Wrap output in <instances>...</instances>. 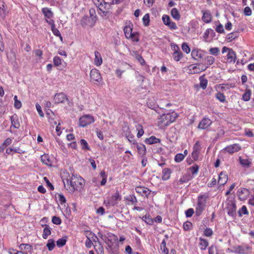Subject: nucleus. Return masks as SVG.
<instances>
[{"mask_svg": "<svg viewBox=\"0 0 254 254\" xmlns=\"http://www.w3.org/2000/svg\"><path fill=\"white\" fill-rule=\"evenodd\" d=\"M177 117V115L175 112L162 114L158 119L159 125L161 127L168 126L174 122Z\"/></svg>", "mask_w": 254, "mask_h": 254, "instance_id": "2", "label": "nucleus"}, {"mask_svg": "<svg viewBox=\"0 0 254 254\" xmlns=\"http://www.w3.org/2000/svg\"><path fill=\"white\" fill-rule=\"evenodd\" d=\"M182 48L183 51L186 52L187 54H189L190 51V48L186 43H183L182 45Z\"/></svg>", "mask_w": 254, "mask_h": 254, "instance_id": "59", "label": "nucleus"}, {"mask_svg": "<svg viewBox=\"0 0 254 254\" xmlns=\"http://www.w3.org/2000/svg\"><path fill=\"white\" fill-rule=\"evenodd\" d=\"M249 195L250 191L246 188H241L237 191V195L241 200H245Z\"/></svg>", "mask_w": 254, "mask_h": 254, "instance_id": "14", "label": "nucleus"}, {"mask_svg": "<svg viewBox=\"0 0 254 254\" xmlns=\"http://www.w3.org/2000/svg\"><path fill=\"white\" fill-rule=\"evenodd\" d=\"M92 1L102 12L101 15L102 16H106L108 10L110 9L111 4L106 2L104 0H92Z\"/></svg>", "mask_w": 254, "mask_h": 254, "instance_id": "3", "label": "nucleus"}, {"mask_svg": "<svg viewBox=\"0 0 254 254\" xmlns=\"http://www.w3.org/2000/svg\"><path fill=\"white\" fill-rule=\"evenodd\" d=\"M52 221L54 224L56 225H60L62 223V221L60 218L55 216L52 217Z\"/></svg>", "mask_w": 254, "mask_h": 254, "instance_id": "62", "label": "nucleus"}, {"mask_svg": "<svg viewBox=\"0 0 254 254\" xmlns=\"http://www.w3.org/2000/svg\"><path fill=\"white\" fill-rule=\"evenodd\" d=\"M199 80L200 87H201L203 89H205L207 85V80L203 78L202 76L200 77Z\"/></svg>", "mask_w": 254, "mask_h": 254, "instance_id": "44", "label": "nucleus"}, {"mask_svg": "<svg viewBox=\"0 0 254 254\" xmlns=\"http://www.w3.org/2000/svg\"><path fill=\"white\" fill-rule=\"evenodd\" d=\"M251 91L250 89H247L243 95L242 99L245 101H248L250 100Z\"/></svg>", "mask_w": 254, "mask_h": 254, "instance_id": "38", "label": "nucleus"}, {"mask_svg": "<svg viewBox=\"0 0 254 254\" xmlns=\"http://www.w3.org/2000/svg\"><path fill=\"white\" fill-rule=\"evenodd\" d=\"M241 149V146L239 144L235 143L226 146L224 150L229 154L237 152Z\"/></svg>", "mask_w": 254, "mask_h": 254, "instance_id": "13", "label": "nucleus"}, {"mask_svg": "<svg viewBox=\"0 0 254 254\" xmlns=\"http://www.w3.org/2000/svg\"><path fill=\"white\" fill-rule=\"evenodd\" d=\"M132 25H127L124 28V32L127 38H129L132 35Z\"/></svg>", "mask_w": 254, "mask_h": 254, "instance_id": "27", "label": "nucleus"}, {"mask_svg": "<svg viewBox=\"0 0 254 254\" xmlns=\"http://www.w3.org/2000/svg\"><path fill=\"white\" fill-rule=\"evenodd\" d=\"M199 246L200 247V249L202 250H205L206 249L207 247L208 246V242L207 240L202 238H199Z\"/></svg>", "mask_w": 254, "mask_h": 254, "instance_id": "28", "label": "nucleus"}, {"mask_svg": "<svg viewBox=\"0 0 254 254\" xmlns=\"http://www.w3.org/2000/svg\"><path fill=\"white\" fill-rule=\"evenodd\" d=\"M142 21L143 25L145 26H147L149 25L150 22V17L148 13H146L144 15L142 18Z\"/></svg>", "mask_w": 254, "mask_h": 254, "instance_id": "45", "label": "nucleus"}, {"mask_svg": "<svg viewBox=\"0 0 254 254\" xmlns=\"http://www.w3.org/2000/svg\"><path fill=\"white\" fill-rule=\"evenodd\" d=\"M141 218L140 217H139ZM142 221H144L147 224L152 225L153 223V220L150 217L149 215H145L141 218Z\"/></svg>", "mask_w": 254, "mask_h": 254, "instance_id": "40", "label": "nucleus"}, {"mask_svg": "<svg viewBox=\"0 0 254 254\" xmlns=\"http://www.w3.org/2000/svg\"><path fill=\"white\" fill-rule=\"evenodd\" d=\"M236 55L235 52L232 49L229 50L227 55V62L231 63H234L236 61Z\"/></svg>", "mask_w": 254, "mask_h": 254, "instance_id": "19", "label": "nucleus"}, {"mask_svg": "<svg viewBox=\"0 0 254 254\" xmlns=\"http://www.w3.org/2000/svg\"><path fill=\"white\" fill-rule=\"evenodd\" d=\"M225 209L229 216L233 217L236 216V205L234 198H228L225 201Z\"/></svg>", "mask_w": 254, "mask_h": 254, "instance_id": "6", "label": "nucleus"}, {"mask_svg": "<svg viewBox=\"0 0 254 254\" xmlns=\"http://www.w3.org/2000/svg\"><path fill=\"white\" fill-rule=\"evenodd\" d=\"M67 100L66 95L63 92L56 94L54 97V101L56 104L62 103Z\"/></svg>", "mask_w": 254, "mask_h": 254, "instance_id": "16", "label": "nucleus"}, {"mask_svg": "<svg viewBox=\"0 0 254 254\" xmlns=\"http://www.w3.org/2000/svg\"><path fill=\"white\" fill-rule=\"evenodd\" d=\"M215 97L220 102L224 103L226 101L225 96L220 91L217 92V93L215 94Z\"/></svg>", "mask_w": 254, "mask_h": 254, "instance_id": "35", "label": "nucleus"}, {"mask_svg": "<svg viewBox=\"0 0 254 254\" xmlns=\"http://www.w3.org/2000/svg\"><path fill=\"white\" fill-rule=\"evenodd\" d=\"M66 241V239L64 238L59 239L57 241V245L59 248L62 247L65 245Z\"/></svg>", "mask_w": 254, "mask_h": 254, "instance_id": "54", "label": "nucleus"}, {"mask_svg": "<svg viewBox=\"0 0 254 254\" xmlns=\"http://www.w3.org/2000/svg\"><path fill=\"white\" fill-rule=\"evenodd\" d=\"M145 142L146 144H152L160 142V140L154 136H151L149 138H146Z\"/></svg>", "mask_w": 254, "mask_h": 254, "instance_id": "30", "label": "nucleus"}, {"mask_svg": "<svg viewBox=\"0 0 254 254\" xmlns=\"http://www.w3.org/2000/svg\"><path fill=\"white\" fill-rule=\"evenodd\" d=\"M240 164L245 167H249L251 164V162L247 159H243L241 157H239Z\"/></svg>", "mask_w": 254, "mask_h": 254, "instance_id": "36", "label": "nucleus"}, {"mask_svg": "<svg viewBox=\"0 0 254 254\" xmlns=\"http://www.w3.org/2000/svg\"><path fill=\"white\" fill-rule=\"evenodd\" d=\"M207 196L205 194L200 195L198 196L197 202L195 208V214L197 216H200L206 206Z\"/></svg>", "mask_w": 254, "mask_h": 254, "instance_id": "4", "label": "nucleus"}, {"mask_svg": "<svg viewBox=\"0 0 254 254\" xmlns=\"http://www.w3.org/2000/svg\"><path fill=\"white\" fill-rule=\"evenodd\" d=\"M215 30L219 33H224L225 31L222 24L219 23L216 27Z\"/></svg>", "mask_w": 254, "mask_h": 254, "instance_id": "61", "label": "nucleus"}, {"mask_svg": "<svg viewBox=\"0 0 254 254\" xmlns=\"http://www.w3.org/2000/svg\"><path fill=\"white\" fill-rule=\"evenodd\" d=\"M134 145H136L137 150L140 154H144L145 152L146 148L144 145L140 144H138L137 143H135Z\"/></svg>", "mask_w": 254, "mask_h": 254, "instance_id": "41", "label": "nucleus"}, {"mask_svg": "<svg viewBox=\"0 0 254 254\" xmlns=\"http://www.w3.org/2000/svg\"><path fill=\"white\" fill-rule=\"evenodd\" d=\"M63 182L65 188L69 190L70 192H73L78 188H81L84 185V180L80 176L77 175L72 174L69 179L65 181L63 179Z\"/></svg>", "mask_w": 254, "mask_h": 254, "instance_id": "1", "label": "nucleus"}, {"mask_svg": "<svg viewBox=\"0 0 254 254\" xmlns=\"http://www.w3.org/2000/svg\"><path fill=\"white\" fill-rule=\"evenodd\" d=\"M126 137L127 140L133 144H135L134 136L132 134L129 133L128 135L126 134Z\"/></svg>", "mask_w": 254, "mask_h": 254, "instance_id": "64", "label": "nucleus"}, {"mask_svg": "<svg viewBox=\"0 0 254 254\" xmlns=\"http://www.w3.org/2000/svg\"><path fill=\"white\" fill-rule=\"evenodd\" d=\"M189 180V179L188 178V176L184 175L180 179L177 183L178 185L183 184L184 183L188 182Z\"/></svg>", "mask_w": 254, "mask_h": 254, "instance_id": "56", "label": "nucleus"}, {"mask_svg": "<svg viewBox=\"0 0 254 254\" xmlns=\"http://www.w3.org/2000/svg\"><path fill=\"white\" fill-rule=\"evenodd\" d=\"M228 85V84H220L215 86V89L218 91H223L225 90V86Z\"/></svg>", "mask_w": 254, "mask_h": 254, "instance_id": "58", "label": "nucleus"}, {"mask_svg": "<svg viewBox=\"0 0 254 254\" xmlns=\"http://www.w3.org/2000/svg\"><path fill=\"white\" fill-rule=\"evenodd\" d=\"M205 61L207 65L206 67H208L209 65L212 64L214 63L215 59L212 56H207L205 58Z\"/></svg>", "mask_w": 254, "mask_h": 254, "instance_id": "46", "label": "nucleus"}, {"mask_svg": "<svg viewBox=\"0 0 254 254\" xmlns=\"http://www.w3.org/2000/svg\"><path fill=\"white\" fill-rule=\"evenodd\" d=\"M162 20L163 23L171 30H176L178 28L176 24L171 20L170 17L168 15L164 14L162 16Z\"/></svg>", "mask_w": 254, "mask_h": 254, "instance_id": "10", "label": "nucleus"}, {"mask_svg": "<svg viewBox=\"0 0 254 254\" xmlns=\"http://www.w3.org/2000/svg\"><path fill=\"white\" fill-rule=\"evenodd\" d=\"M239 216H242L243 214H248V211L246 206L243 205L238 211Z\"/></svg>", "mask_w": 254, "mask_h": 254, "instance_id": "55", "label": "nucleus"}, {"mask_svg": "<svg viewBox=\"0 0 254 254\" xmlns=\"http://www.w3.org/2000/svg\"><path fill=\"white\" fill-rule=\"evenodd\" d=\"M190 170L193 175L197 174L198 171V166L197 165H193L190 168Z\"/></svg>", "mask_w": 254, "mask_h": 254, "instance_id": "63", "label": "nucleus"}, {"mask_svg": "<svg viewBox=\"0 0 254 254\" xmlns=\"http://www.w3.org/2000/svg\"><path fill=\"white\" fill-rule=\"evenodd\" d=\"M90 76L92 81L100 82L102 80V78L99 71L96 68H93L91 70Z\"/></svg>", "mask_w": 254, "mask_h": 254, "instance_id": "12", "label": "nucleus"}, {"mask_svg": "<svg viewBox=\"0 0 254 254\" xmlns=\"http://www.w3.org/2000/svg\"><path fill=\"white\" fill-rule=\"evenodd\" d=\"M41 161L46 165L51 166V161L47 155H43L41 156Z\"/></svg>", "mask_w": 254, "mask_h": 254, "instance_id": "43", "label": "nucleus"}, {"mask_svg": "<svg viewBox=\"0 0 254 254\" xmlns=\"http://www.w3.org/2000/svg\"><path fill=\"white\" fill-rule=\"evenodd\" d=\"M94 55V64L97 66H99L102 64L103 62L102 57L100 53L97 51H95Z\"/></svg>", "mask_w": 254, "mask_h": 254, "instance_id": "21", "label": "nucleus"}, {"mask_svg": "<svg viewBox=\"0 0 254 254\" xmlns=\"http://www.w3.org/2000/svg\"><path fill=\"white\" fill-rule=\"evenodd\" d=\"M136 192L141 195H148L150 193V190L147 188L143 187H137L135 188Z\"/></svg>", "mask_w": 254, "mask_h": 254, "instance_id": "18", "label": "nucleus"}, {"mask_svg": "<svg viewBox=\"0 0 254 254\" xmlns=\"http://www.w3.org/2000/svg\"><path fill=\"white\" fill-rule=\"evenodd\" d=\"M212 124V121L208 118H203L199 122L198 128L201 129H204L209 127Z\"/></svg>", "mask_w": 254, "mask_h": 254, "instance_id": "15", "label": "nucleus"}, {"mask_svg": "<svg viewBox=\"0 0 254 254\" xmlns=\"http://www.w3.org/2000/svg\"><path fill=\"white\" fill-rule=\"evenodd\" d=\"M172 16L176 20H179L180 19V15L178 9L176 8H173L171 11Z\"/></svg>", "mask_w": 254, "mask_h": 254, "instance_id": "32", "label": "nucleus"}, {"mask_svg": "<svg viewBox=\"0 0 254 254\" xmlns=\"http://www.w3.org/2000/svg\"><path fill=\"white\" fill-rule=\"evenodd\" d=\"M192 225L190 221H186L184 223L183 228L185 231H189L192 229Z\"/></svg>", "mask_w": 254, "mask_h": 254, "instance_id": "51", "label": "nucleus"}, {"mask_svg": "<svg viewBox=\"0 0 254 254\" xmlns=\"http://www.w3.org/2000/svg\"><path fill=\"white\" fill-rule=\"evenodd\" d=\"M6 10L5 6L3 5V2H0V15L4 18L6 15Z\"/></svg>", "mask_w": 254, "mask_h": 254, "instance_id": "39", "label": "nucleus"}, {"mask_svg": "<svg viewBox=\"0 0 254 254\" xmlns=\"http://www.w3.org/2000/svg\"><path fill=\"white\" fill-rule=\"evenodd\" d=\"M228 181V176L225 172H221L219 175L218 183L220 186H224Z\"/></svg>", "mask_w": 254, "mask_h": 254, "instance_id": "17", "label": "nucleus"}, {"mask_svg": "<svg viewBox=\"0 0 254 254\" xmlns=\"http://www.w3.org/2000/svg\"><path fill=\"white\" fill-rule=\"evenodd\" d=\"M161 250L162 251V254H168L169 250L166 247V243L165 240H163L160 245Z\"/></svg>", "mask_w": 254, "mask_h": 254, "instance_id": "34", "label": "nucleus"}, {"mask_svg": "<svg viewBox=\"0 0 254 254\" xmlns=\"http://www.w3.org/2000/svg\"><path fill=\"white\" fill-rule=\"evenodd\" d=\"M128 39H130L133 42H138L139 40L138 33L137 32L132 33V35Z\"/></svg>", "mask_w": 254, "mask_h": 254, "instance_id": "52", "label": "nucleus"}, {"mask_svg": "<svg viewBox=\"0 0 254 254\" xmlns=\"http://www.w3.org/2000/svg\"><path fill=\"white\" fill-rule=\"evenodd\" d=\"M172 57L175 61L178 62L180 61L183 58L182 53L181 51L178 52H174L172 54Z\"/></svg>", "mask_w": 254, "mask_h": 254, "instance_id": "37", "label": "nucleus"}, {"mask_svg": "<svg viewBox=\"0 0 254 254\" xmlns=\"http://www.w3.org/2000/svg\"><path fill=\"white\" fill-rule=\"evenodd\" d=\"M121 199L122 196L121 194L118 191H117L110 198L105 200L104 203L106 206H114L116 205L117 202L121 200Z\"/></svg>", "mask_w": 254, "mask_h": 254, "instance_id": "8", "label": "nucleus"}, {"mask_svg": "<svg viewBox=\"0 0 254 254\" xmlns=\"http://www.w3.org/2000/svg\"><path fill=\"white\" fill-rule=\"evenodd\" d=\"M212 17L210 12L209 11H204L202 17V20L206 23H210L211 21Z\"/></svg>", "mask_w": 254, "mask_h": 254, "instance_id": "26", "label": "nucleus"}, {"mask_svg": "<svg viewBox=\"0 0 254 254\" xmlns=\"http://www.w3.org/2000/svg\"><path fill=\"white\" fill-rule=\"evenodd\" d=\"M10 121L11 123V127H12L15 128H19L20 127V123L19 122L18 117L16 115L14 114V115L11 116Z\"/></svg>", "mask_w": 254, "mask_h": 254, "instance_id": "20", "label": "nucleus"}, {"mask_svg": "<svg viewBox=\"0 0 254 254\" xmlns=\"http://www.w3.org/2000/svg\"><path fill=\"white\" fill-rule=\"evenodd\" d=\"M239 36V34L237 32H232L231 33H229L226 35V39L227 40L231 42L232 40L235 39L236 38H237Z\"/></svg>", "mask_w": 254, "mask_h": 254, "instance_id": "33", "label": "nucleus"}, {"mask_svg": "<svg viewBox=\"0 0 254 254\" xmlns=\"http://www.w3.org/2000/svg\"><path fill=\"white\" fill-rule=\"evenodd\" d=\"M98 235L105 241L109 249L112 250L114 244L118 240L117 237L112 233L108 234V236H104L101 233H98Z\"/></svg>", "mask_w": 254, "mask_h": 254, "instance_id": "5", "label": "nucleus"}, {"mask_svg": "<svg viewBox=\"0 0 254 254\" xmlns=\"http://www.w3.org/2000/svg\"><path fill=\"white\" fill-rule=\"evenodd\" d=\"M91 19L87 15L84 16L81 20V24L82 26H89L93 27L94 25H91Z\"/></svg>", "mask_w": 254, "mask_h": 254, "instance_id": "22", "label": "nucleus"}, {"mask_svg": "<svg viewBox=\"0 0 254 254\" xmlns=\"http://www.w3.org/2000/svg\"><path fill=\"white\" fill-rule=\"evenodd\" d=\"M93 238H91V241L93 242H94V243H96V242H98L100 246V248H99V249L101 251V254L103 253V247L101 246V244L100 243V242L99 241V239L97 237V236L95 235L93 237H92Z\"/></svg>", "mask_w": 254, "mask_h": 254, "instance_id": "48", "label": "nucleus"}, {"mask_svg": "<svg viewBox=\"0 0 254 254\" xmlns=\"http://www.w3.org/2000/svg\"><path fill=\"white\" fill-rule=\"evenodd\" d=\"M199 65V64L190 65L188 67L189 73L191 74L198 73L206 69V67H200Z\"/></svg>", "mask_w": 254, "mask_h": 254, "instance_id": "11", "label": "nucleus"}, {"mask_svg": "<svg viewBox=\"0 0 254 254\" xmlns=\"http://www.w3.org/2000/svg\"><path fill=\"white\" fill-rule=\"evenodd\" d=\"M251 247L248 245L235 246L233 248L232 252L239 254H248L251 252Z\"/></svg>", "mask_w": 254, "mask_h": 254, "instance_id": "7", "label": "nucleus"}, {"mask_svg": "<svg viewBox=\"0 0 254 254\" xmlns=\"http://www.w3.org/2000/svg\"><path fill=\"white\" fill-rule=\"evenodd\" d=\"M90 18L91 19V25H95L97 20V16L94 8H91L89 10Z\"/></svg>", "mask_w": 254, "mask_h": 254, "instance_id": "23", "label": "nucleus"}, {"mask_svg": "<svg viewBox=\"0 0 254 254\" xmlns=\"http://www.w3.org/2000/svg\"><path fill=\"white\" fill-rule=\"evenodd\" d=\"M185 155L182 153H178L175 156V161L177 162H180L185 158Z\"/></svg>", "mask_w": 254, "mask_h": 254, "instance_id": "49", "label": "nucleus"}, {"mask_svg": "<svg viewBox=\"0 0 254 254\" xmlns=\"http://www.w3.org/2000/svg\"><path fill=\"white\" fill-rule=\"evenodd\" d=\"M220 51L218 48L215 47V48H211L209 49V52L211 54L214 55V56H217L219 54Z\"/></svg>", "mask_w": 254, "mask_h": 254, "instance_id": "57", "label": "nucleus"}, {"mask_svg": "<svg viewBox=\"0 0 254 254\" xmlns=\"http://www.w3.org/2000/svg\"><path fill=\"white\" fill-rule=\"evenodd\" d=\"M171 173V170L168 168H165L162 171V180H167L170 177V174Z\"/></svg>", "mask_w": 254, "mask_h": 254, "instance_id": "31", "label": "nucleus"}, {"mask_svg": "<svg viewBox=\"0 0 254 254\" xmlns=\"http://www.w3.org/2000/svg\"><path fill=\"white\" fill-rule=\"evenodd\" d=\"M210 34H215L214 30L211 28L207 29L204 33V38L207 39Z\"/></svg>", "mask_w": 254, "mask_h": 254, "instance_id": "60", "label": "nucleus"}, {"mask_svg": "<svg viewBox=\"0 0 254 254\" xmlns=\"http://www.w3.org/2000/svg\"><path fill=\"white\" fill-rule=\"evenodd\" d=\"M51 234V228L48 225H45V228L43 230L42 237L44 239H47L49 236Z\"/></svg>", "mask_w": 254, "mask_h": 254, "instance_id": "29", "label": "nucleus"}, {"mask_svg": "<svg viewBox=\"0 0 254 254\" xmlns=\"http://www.w3.org/2000/svg\"><path fill=\"white\" fill-rule=\"evenodd\" d=\"M94 122L93 117L90 115H85L79 118V125L81 127H85Z\"/></svg>", "mask_w": 254, "mask_h": 254, "instance_id": "9", "label": "nucleus"}, {"mask_svg": "<svg viewBox=\"0 0 254 254\" xmlns=\"http://www.w3.org/2000/svg\"><path fill=\"white\" fill-rule=\"evenodd\" d=\"M46 246L49 251H52L55 247V241L53 239H49Z\"/></svg>", "mask_w": 254, "mask_h": 254, "instance_id": "42", "label": "nucleus"}, {"mask_svg": "<svg viewBox=\"0 0 254 254\" xmlns=\"http://www.w3.org/2000/svg\"><path fill=\"white\" fill-rule=\"evenodd\" d=\"M80 143L82 147V149L83 150H90V148L88 146V144L87 142L83 139H81L80 141Z\"/></svg>", "mask_w": 254, "mask_h": 254, "instance_id": "47", "label": "nucleus"}, {"mask_svg": "<svg viewBox=\"0 0 254 254\" xmlns=\"http://www.w3.org/2000/svg\"><path fill=\"white\" fill-rule=\"evenodd\" d=\"M136 129L138 130V132L137 133V137L138 138L140 137L144 133V130L143 129L142 126L138 125Z\"/></svg>", "mask_w": 254, "mask_h": 254, "instance_id": "53", "label": "nucleus"}, {"mask_svg": "<svg viewBox=\"0 0 254 254\" xmlns=\"http://www.w3.org/2000/svg\"><path fill=\"white\" fill-rule=\"evenodd\" d=\"M191 57L196 60H198L203 57V55L201 51L198 49H194L191 53Z\"/></svg>", "mask_w": 254, "mask_h": 254, "instance_id": "25", "label": "nucleus"}, {"mask_svg": "<svg viewBox=\"0 0 254 254\" xmlns=\"http://www.w3.org/2000/svg\"><path fill=\"white\" fill-rule=\"evenodd\" d=\"M213 234L212 230L210 228H206L203 231V234L205 236L210 237Z\"/></svg>", "mask_w": 254, "mask_h": 254, "instance_id": "50", "label": "nucleus"}, {"mask_svg": "<svg viewBox=\"0 0 254 254\" xmlns=\"http://www.w3.org/2000/svg\"><path fill=\"white\" fill-rule=\"evenodd\" d=\"M42 12L44 14L46 19L52 18L54 16V14L53 12L51 10V9L48 7L43 8L42 9Z\"/></svg>", "mask_w": 254, "mask_h": 254, "instance_id": "24", "label": "nucleus"}]
</instances>
